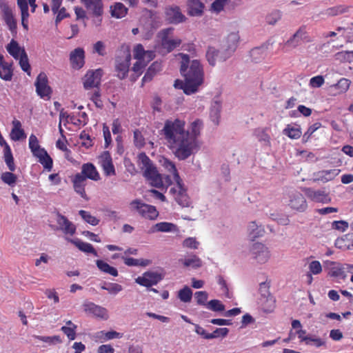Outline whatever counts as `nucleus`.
Instances as JSON below:
<instances>
[{
  "instance_id": "a211bd4d",
  "label": "nucleus",
  "mask_w": 353,
  "mask_h": 353,
  "mask_svg": "<svg viewBox=\"0 0 353 353\" xmlns=\"http://www.w3.org/2000/svg\"><path fill=\"white\" fill-rule=\"evenodd\" d=\"M265 233V228L261 224H258L254 221L248 223L247 227V234L250 241H254L258 239L263 237Z\"/></svg>"
},
{
  "instance_id": "393cba45",
  "label": "nucleus",
  "mask_w": 353,
  "mask_h": 353,
  "mask_svg": "<svg viewBox=\"0 0 353 353\" xmlns=\"http://www.w3.org/2000/svg\"><path fill=\"white\" fill-rule=\"evenodd\" d=\"M72 183L74 191L77 194H80L82 198L88 201V197L87 196L85 192L86 181L85 180V178L83 176V175L81 174H75L74 179H72Z\"/></svg>"
},
{
  "instance_id": "5701e85b",
  "label": "nucleus",
  "mask_w": 353,
  "mask_h": 353,
  "mask_svg": "<svg viewBox=\"0 0 353 353\" xmlns=\"http://www.w3.org/2000/svg\"><path fill=\"white\" fill-rule=\"evenodd\" d=\"M83 307L86 312L92 314L97 317L105 319H107L108 317V312L105 308L97 305L93 303H85L83 304Z\"/></svg>"
},
{
  "instance_id": "aec40b11",
  "label": "nucleus",
  "mask_w": 353,
  "mask_h": 353,
  "mask_svg": "<svg viewBox=\"0 0 353 353\" xmlns=\"http://www.w3.org/2000/svg\"><path fill=\"white\" fill-rule=\"evenodd\" d=\"M56 220L59 229L65 234L72 236L75 233L76 226L66 216L58 212Z\"/></svg>"
},
{
  "instance_id": "09e8293b",
  "label": "nucleus",
  "mask_w": 353,
  "mask_h": 353,
  "mask_svg": "<svg viewBox=\"0 0 353 353\" xmlns=\"http://www.w3.org/2000/svg\"><path fill=\"white\" fill-rule=\"evenodd\" d=\"M4 153V160L8 168V169L13 172L15 170V165L14 163V158L11 152V149L10 147L6 148V151H3Z\"/></svg>"
},
{
  "instance_id": "b1692460",
  "label": "nucleus",
  "mask_w": 353,
  "mask_h": 353,
  "mask_svg": "<svg viewBox=\"0 0 353 353\" xmlns=\"http://www.w3.org/2000/svg\"><path fill=\"white\" fill-rule=\"evenodd\" d=\"M176 183H177L179 186L178 193L175 195V201L183 208L190 207L191 202L187 194L186 190L183 187L182 180L176 181Z\"/></svg>"
},
{
  "instance_id": "de8ad7c7",
  "label": "nucleus",
  "mask_w": 353,
  "mask_h": 353,
  "mask_svg": "<svg viewBox=\"0 0 353 353\" xmlns=\"http://www.w3.org/2000/svg\"><path fill=\"white\" fill-rule=\"evenodd\" d=\"M283 134L290 139H296L301 136L302 132L299 128L291 127L288 125L287 128L283 130Z\"/></svg>"
},
{
  "instance_id": "c85d7f7f",
  "label": "nucleus",
  "mask_w": 353,
  "mask_h": 353,
  "mask_svg": "<svg viewBox=\"0 0 353 353\" xmlns=\"http://www.w3.org/2000/svg\"><path fill=\"white\" fill-rule=\"evenodd\" d=\"M239 41V36L236 33L232 32L226 38V44L223 47L226 50V55H232L236 49Z\"/></svg>"
},
{
  "instance_id": "ddd939ff",
  "label": "nucleus",
  "mask_w": 353,
  "mask_h": 353,
  "mask_svg": "<svg viewBox=\"0 0 353 353\" xmlns=\"http://www.w3.org/2000/svg\"><path fill=\"white\" fill-rule=\"evenodd\" d=\"M289 206L294 210L299 212H304L307 204L303 195L296 191L292 192L290 195Z\"/></svg>"
},
{
  "instance_id": "0eeeda50",
  "label": "nucleus",
  "mask_w": 353,
  "mask_h": 353,
  "mask_svg": "<svg viewBox=\"0 0 353 353\" xmlns=\"http://www.w3.org/2000/svg\"><path fill=\"white\" fill-rule=\"evenodd\" d=\"M270 283L266 281L261 282L259 284V293L261 294V301L263 305L265 311H272L275 306V299L270 292Z\"/></svg>"
},
{
  "instance_id": "423d86ee",
  "label": "nucleus",
  "mask_w": 353,
  "mask_h": 353,
  "mask_svg": "<svg viewBox=\"0 0 353 353\" xmlns=\"http://www.w3.org/2000/svg\"><path fill=\"white\" fill-rule=\"evenodd\" d=\"M130 205L145 219L154 220L159 216V212L154 206L142 203L139 199L133 200Z\"/></svg>"
},
{
  "instance_id": "9b49d317",
  "label": "nucleus",
  "mask_w": 353,
  "mask_h": 353,
  "mask_svg": "<svg viewBox=\"0 0 353 353\" xmlns=\"http://www.w3.org/2000/svg\"><path fill=\"white\" fill-rule=\"evenodd\" d=\"M103 70L101 69L88 71L84 77L83 86L85 89L97 88L100 85Z\"/></svg>"
},
{
  "instance_id": "a18cd8bd",
  "label": "nucleus",
  "mask_w": 353,
  "mask_h": 353,
  "mask_svg": "<svg viewBox=\"0 0 353 353\" xmlns=\"http://www.w3.org/2000/svg\"><path fill=\"white\" fill-rule=\"evenodd\" d=\"M281 12L279 10H274L267 14L265 21L268 24L274 26L281 19Z\"/></svg>"
},
{
  "instance_id": "7ed1b4c3",
  "label": "nucleus",
  "mask_w": 353,
  "mask_h": 353,
  "mask_svg": "<svg viewBox=\"0 0 353 353\" xmlns=\"http://www.w3.org/2000/svg\"><path fill=\"white\" fill-rule=\"evenodd\" d=\"M138 165L143 171V176L150 181L152 186L157 188L163 186L161 174L159 173L156 166L145 152L139 154Z\"/></svg>"
},
{
  "instance_id": "4d7b16f0",
  "label": "nucleus",
  "mask_w": 353,
  "mask_h": 353,
  "mask_svg": "<svg viewBox=\"0 0 353 353\" xmlns=\"http://www.w3.org/2000/svg\"><path fill=\"white\" fill-rule=\"evenodd\" d=\"M36 339L41 341L43 342L49 343V344H56L61 343V339L59 336H36Z\"/></svg>"
},
{
  "instance_id": "2f4dec72",
  "label": "nucleus",
  "mask_w": 353,
  "mask_h": 353,
  "mask_svg": "<svg viewBox=\"0 0 353 353\" xmlns=\"http://www.w3.org/2000/svg\"><path fill=\"white\" fill-rule=\"evenodd\" d=\"M153 232H177L179 231L176 225L169 222H160L154 225L152 228Z\"/></svg>"
},
{
  "instance_id": "9d476101",
  "label": "nucleus",
  "mask_w": 353,
  "mask_h": 353,
  "mask_svg": "<svg viewBox=\"0 0 353 353\" xmlns=\"http://www.w3.org/2000/svg\"><path fill=\"white\" fill-rule=\"evenodd\" d=\"M226 50L222 47L221 50H216L214 47H208L206 52V58L209 64L212 66L216 65V61L224 62L228 59L231 55H226Z\"/></svg>"
},
{
  "instance_id": "13d9d810",
  "label": "nucleus",
  "mask_w": 353,
  "mask_h": 353,
  "mask_svg": "<svg viewBox=\"0 0 353 353\" xmlns=\"http://www.w3.org/2000/svg\"><path fill=\"white\" fill-rule=\"evenodd\" d=\"M320 123H315L312 125L310 126L307 130L305 132V134L303 135L302 141L303 143H306L310 136L321 127Z\"/></svg>"
},
{
  "instance_id": "6e6d98bb",
  "label": "nucleus",
  "mask_w": 353,
  "mask_h": 353,
  "mask_svg": "<svg viewBox=\"0 0 353 353\" xmlns=\"http://www.w3.org/2000/svg\"><path fill=\"white\" fill-rule=\"evenodd\" d=\"M189 85L190 84L188 83L187 80H185V82H183L181 80L176 79L174 83V86L175 88L182 89L185 94H193L194 92H190V91H188L189 90L191 89L190 88H188Z\"/></svg>"
},
{
  "instance_id": "412c9836",
  "label": "nucleus",
  "mask_w": 353,
  "mask_h": 353,
  "mask_svg": "<svg viewBox=\"0 0 353 353\" xmlns=\"http://www.w3.org/2000/svg\"><path fill=\"white\" fill-rule=\"evenodd\" d=\"M85 52L83 48H77L70 52V60L74 69H80L84 65Z\"/></svg>"
},
{
  "instance_id": "bb28decb",
  "label": "nucleus",
  "mask_w": 353,
  "mask_h": 353,
  "mask_svg": "<svg viewBox=\"0 0 353 353\" xmlns=\"http://www.w3.org/2000/svg\"><path fill=\"white\" fill-rule=\"evenodd\" d=\"M80 174L83 175L85 181L87 179H90L93 181H98L100 179L96 168L91 163H84L82 165Z\"/></svg>"
},
{
  "instance_id": "c756f323",
  "label": "nucleus",
  "mask_w": 353,
  "mask_h": 353,
  "mask_svg": "<svg viewBox=\"0 0 353 353\" xmlns=\"http://www.w3.org/2000/svg\"><path fill=\"white\" fill-rule=\"evenodd\" d=\"M128 9L120 2L114 3L110 7V12L112 17L121 19L128 13Z\"/></svg>"
},
{
  "instance_id": "7c9ffc66",
  "label": "nucleus",
  "mask_w": 353,
  "mask_h": 353,
  "mask_svg": "<svg viewBox=\"0 0 353 353\" xmlns=\"http://www.w3.org/2000/svg\"><path fill=\"white\" fill-rule=\"evenodd\" d=\"M339 169H332L328 170H321L318 172L316 175L317 178L314 181H321L327 182L333 180L339 173Z\"/></svg>"
},
{
  "instance_id": "864d4df0",
  "label": "nucleus",
  "mask_w": 353,
  "mask_h": 353,
  "mask_svg": "<svg viewBox=\"0 0 353 353\" xmlns=\"http://www.w3.org/2000/svg\"><path fill=\"white\" fill-rule=\"evenodd\" d=\"M254 135L259 141L263 142L265 145H268L270 143V137L266 133L265 130H263V129L255 130Z\"/></svg>"
},
{
  "instance_id": "49530a36",
  "label": "nucleus",
  "mask_w": 353,
  "mask_h": 353,
  "mask_svg": "<svg viewBox=\"0 0 353 353\" xmlns=\"http://www.w3.org/2000/svg\"><path fill=\"white\" fill-rule=\"evenodd\" d=\"M163 165L170 172L172 173L174 179L176 182L181 180L175 167V165L172 161L168 159H165L163 162Z\"/></svg>"
},
{
  "instance_id": "4468645a",
  "label": "nucleus",
  "mask_w": 353,
  "mask_h": 353,
  "mask_svg": "<svg viewBox=\"0 0 353 353\" xmlns=\"http://www.w3.org/2000/svg\"><path fill=\"white\" fill-rule=\"evenodd\" d=\"M88 12L96 18H100L103 14L102 0H81Z\"/></svg>"
},
{
  "instance_id": "f8f14e48",
  "label": "nucleus",
  "mask_w": 353,
  "mask_h": 353,
  "mask_svg": "<svg viewBox=\"0 0 353 353\" xmlns=\"http://www.w3.org/2000/svg\"><path fill=\"white\" fill-rule=\"evenodd\" d=\"M250 253L252 258L261 264L266 263L270 257L269 251L265 244H252Z\"/></svg>"
},
{
  "instance_id": "ea45409f",
  "label": "nucleus",
  "mask_w": 353,
  "mask_h": 353,
  "mask_svg": "<svg viewBox=\"0 0 353 353\" xmlns=\"http://www.w3.org/2000/svg\"><path fill=\"white\" fill-rule=\"evenodd\" d=\"M13 76L12 63L0 67V78L5 81H11Z\"/></svg>"
},
{
  "instance_id": "c9c22d12",
  "label": "nucleus",
  "mask_w": 353,
  "mask_h": 353,
  "mask_svg": "<svg viewBox=\"0 0 353 353\" xmlns=\"http://www.w3.org/2000/svg\"><path fill=\"white\" fill-rule=\"evenodd\" d=\"M22 49L23 48H21L19 43L14 39L6 46V50L8 53L15 59H18L20 57Z\"/></svg>"
},
{
  "instance_id": "bf43d9fd",
  "label": "nucleus",
  "mask_w": 353,
  "mask_h": 353,
  "mask_svg": "<svg viewBox=\"0 0 353 353\" xmlns=\"http://www.w3.org/2000/svg\"><path fill=\"white\" fill-rule=\"evenodd\" d=\"M194 295L198 305L206 306L208 294L205 291L196 292Z\"/></svg>"
},
{
  "instance_id": "e2e57ef3",
  "label": "nucleus",
  "mask_w": 353,
  "mask_h": 353,
  "mask_svg": "<svg viewBox=\"0 0 353 353\" xmlns=\"http://www.w3.org/2000/svg\"><path fill=\"white\" fill-rule=\"evenodd\" d=\"M310 272L313 274H319L322 272V266L319 261H312L309 263Z\"/></svg>"
},
{
  "instance_id": "cd10ccee",
  "label": "nucleus",
  "mask_w": 353,
  "mask_h": 353,
  "mask_svg": "<svg viewBox=\"0 0 353 353\" xmlns=\"http://www.w3.org/2000/svg\"><path fill=\"white\" fill-rule=\"evenodd\" d=\"M330 264L332 265L330 268L329 275L332 277L339 278L341 279L345 280L347 277L346 271V264H336L334 262H330Z\"/></svg>"
},
{
  "instance_id": "37998d69",
  "label": "nucleus",
  "mask_w": 353,
  "mask_h": 353,
  "mask_svg": "<svg viewBox=\"0 0 353 353\" xmlns=\"http://www.w3.org/2000/svg\"><path fill=\"white\" fill-rule=\"evenodd\" d=\"M124 263L128 266H147L151 263V261L148 259H135L130 257L124 258Z\"/></svg>"
},
{
  "instance_id": "6e6552de",
  "label": "nucleus",
  "mask_w": 353,
  "mask_h": 353,
  "mask_svg": "<svg viewBox=\"0 0 353 353\" xmlns=\"http://www.w3.org/2000/svg\"><path fill=\"white\" fill-rule=\"evenodd\" d=\"M37 94L43 99H49L52 94V89L48 85V79L45 72H40L34 83Z\"/></svg>"
},
{
  "instance_id": "6ab92c4d",
  "label": "nucleus",
  "mask_w": 353,
  "mask_h": 353,
  "mask_svg": "<svg viewBox=\"0 0 353 353\" xmlns=\"http://www.w3.org/2000/svg\"><path fill=\"white\" fill-rule=\"evenodd\" d=\"M310 41L307 32L304 27H301L299 30L285 42V45L290 48H295L301 44V41Z\"/></svg>"
},
{
  "instance_id": "4c0bfd02",
  "label": "nucleus",
  "mask_w": 353,
  "mask_h": 353,
  "mask_svg": "<svg viewBox=\"0 0 353 353\" xmlns=\"http://www.w3.org/2000/svg\"><path fill=\"white\" fill-rule=\"evenodd\" d=\"M96 263H97V265L98 268L101 272H103L104 273H106V274H110L111 276H118V271H117V270L115 268L110 266L106 262H105V261H103L102 260H97Z\"/></svg>"
},
{
  "instance_id": "20e7f679",
  "label": "nucleus",
  "mask_w": 353,
  "mask_h": 353,
  "mask_svg": "<svg viewBox=\"0 0 353 353\" xmlns=\"http://www.w3.org/2000/svg\"><path fill=\"white\" fill-rule=\"evenodd\" d=\"M131 61L130 50L125 48L118 52L114 60V71L119 79H124L128 77Z\"/></svg>"
},
{
  "instance_id": "72a5a7b5",
  "label": "nucleus",
  "mask_w": 353,
  "mask_h": 353,
  "mask_svg": "<svg viewBox=\"0 0 353 353\" xmlns=\"http://www.w3.org/2000/svg\"><path fill=\"white\" fill-rule=\"evenodd\" d=\"M3 12L4 20L6 24L8 25L10 30L12 33H16L17 23L15 19H14L12 9L10 8L8 6H5L3 9Z\"/></svg>"
},
{
  "instance_id": "e433bc0d",
  "label": "nucleus",
  "mask_w": 353,
  "mask_h": 353,
  "mask_svg": "<svg viewBox=\"0 0 353 353\" xmlns=\"http://www.w3.org/2000/svg\"><path fill=\"white\" fill-rule=\"evenodd\" d=\"M161 63L155 61L154 62L148 69L146 73L145 74L144 77H143L142 81L143 82H148L152 80L153 77L155 75V74L161 70Z\"/></svg>"
},
{
  "instance_id": "f704fd0d",
  "label": "nucleus",
  "mask_w": 353,
  "mask_h": 353,
  "mask_svg": "<svg viewBox=\"0 0 353 353\" xmlns=\"http://www.w3.org/2000/svg\"><path fill=\"white\" fill-rule=\"evenodd\" d=\"M267 49V44H264L262 45L261 46L252 49L250 52V54L251 58L252 59V61L254 62H258L260 60L263 59L265 56Z\"/></svg>"
},
{
  "instance_id": "a878e982",
  "label": "nucleus",
  "mask_w": 353,
  "mask_h": 353,
  "mask_svg": "<svg viewBox=\"0 0 353 353\" xmlns=\"http://www.w3.org/2000/svg\"><path fill=\"white\" fill-rule=\"evenodd\" d=\"M188 13L190 16H201L205 8L204 4L200 0H188Z\"/></svg>"
},
{
  "instance_id": "3c124183",
  "label": "nucleus",
  "mask_w": 353,
  "mask_h": 353,
  "mask_svg": "<svg viewBox=\"0 0 353 353\" xmlns=\"http://www.w3.org/2000/svg\"><path fill=\"white\" fill-rule=\"evenodd\" d=\"M183 264L185 267H192L193 268H197L201 266V259L195 255L191 256L188 259H185L183 261Z\"/></svg>"
},
{
  "instance_id": "dca6fc26",
  "label": "nucleus",
  "mask_w": 353,
  "mask_h": 353,
  "mask_svg": "<svg viewBox=\"0 0 353 353\" xmlns=\"http://www.w3.org/2000/svg\"><path fill=\"white\" fill-rule=\"evenodd\" d=\"M165 17L166 20L172 24H179L184 22L186 17L181 12V9L179 6H170L165 9Z\"/></svg>"
},
{
  "instance_id": "5fc2aeb1",
  "label": "nucleus",
  "mask_w": 353,
  "mask_h": 353,
  "mask_svg": "<svg viewBox=\"0 0 353 353\" xmlns=\"http://www.w3.org/2000/svg\"><path fill=\"white\" fill-rule=\"evenodd\" d=\"M350 9V7L340 6L328 8L326 11V13L330 16H336L340 14L347 12Z\"/></svg>"
},
{
  "instance_id": "338daca9",
  "label": "nucleus",
  "mask_w": 353,
  "mask_h": 353,
  "mask_svg": "<svg viewBox=\"0 0 353 353\" xmlns=\"http://www.w3.org/2000/svg\"><path fill=\"white\" fill-rule=\"evenodd\" d=\"M94 52L100 56H105L106 54L105 46L101 41H99L94 44Z\"/></svg>"
},
{
  "instance_id": "603ef678",
  "label": "nucleus",
  "mask_w": 353,
  "mask_h": 353,
  "mask_svg": "<svg viewBox=\"0 0 353 353\" xmlns=\"http://www.w3.org/2000/svg\"><path fill=\"white\" fill-rule=\"evenodd\" d=\"M1 180L10 186H14L17 182V177L10 172H6L1 174Z\"/></svg>"
},
{
  "instance_id": "680f3d73",
  "label": "nucleus",
  "mask_w": 353,
  "mask_h": 353,
  "mask_svg": "<svg viewBox=\"0 0 353 353\" xmlns=\"http://www.w3.org/2000/svg\"><path fill=\"white\" fill-rule=\"evenodd\" d=\"M76 329L77 326H63L61 330L68 336V338L72 341L76 337Z\"/></svg>"
},
{
  "instance_id": "f3484780",
  "label": "nucleus",
  "mask_w": 353,
  "mask_h": 353,
  "mask_svg": "<svg viewBox=\"0 0 353 353\" xmlns=\"http://www.w3.org/2000/svg\"><path fill=\"white\" fill-rule=\"evenodd\" d=\"M303 192L307 198L315 202L327 203L331 201L328 194L323 190H314L310 188H305Z\"/></svg>"
},
{
  "instance_id": "f257e3e1",
  "label": "nucleus",
  "mask_w": 353,
  "mask_h": 353,
  "mask_svg": "<svg viewBox=\"0 0 353 353\" xmlns=\"http://www.w3.org/2000/svg\"><path fill=\"white\" fill-rule=\"evenodd\" d=\"M162 134L170 148L174 150V155L179 160H185L188 158V148L191 145V141H185V122L179 119L174 121L167 120L165 122L164 127L161 130Z\"/></svg>"
},
{
  "instance_id": "a19ab883",
  "label": "nucleus",
  "mask_w": 353,
  "mask_h": 353,
  "mask_svg": "<svg viewBox=\"0 0 353 353\" xmlns=\"http://www.w3.org/2000/svg\"><path fill=\"white\" fill-rule=\"evenodd\" d=\"M79 214L81 216V217L85 222H86L93 226L97 225L100 222L99 219L97 218L96 216H92L90 214V212H89L88 211L81 210L79 211Z\"/></svg>"
},
{
  "instance_id": "69168bd1",
  "label": "nucleus",
  "mask_w": 353,
  "mask_h": 353,
  "mask_svg": "<svg viewBox=\"0 0 353 353\" xmlns=\"http://www.w3.org/2000/svg\"><path fill=\"white\" fill-rule=\"evenodd\" d=\"M134 141L135 145L139 148H141L145 145L144 138L141 132L138 130L134 132Z\"/></svg>"
},
{
  "instance_id": "2eb2a0df",
  "label": "nucleus",
  "mask_w": 353,
  "mask_h": 353,
  "mask_svg": "<svg viewBox=\"0 0 353 353\" xmlns=\"http://www.w3.org/2000/svg\"><path fill=\"white\" fill-rule=\"evenodd\" d=\"M173 31V28H166L161 30V34H162L161 37V46L162 47L167 50V52H170L173 50L176 47L179 46L181 43V40L179 39H169L168 35L171 34Z\"/></svg>"
},
{
  "instance_id": "58836bf2",
  "label": "nucleus",
  "mask_w": 353,
  "mask_h": 353,
  "mask_svg": "<svg viewBox=\"0 0 353 353\" xmlns=\"http://www.w3.org/2000/svg\"><path fill=\"white\" fill-rule=\"evenodd\" d=\"M19 59V65L21 70L27 73L28 75H30V65L28 54L24 48L22 49L21 54Z\"/></svg>"
},
{
  "instance_id": "1a4fd4ad",
  "label": "nucleus",
  "mask_w": 353,
  "mask_h": 353,
  "mask_svg": "<svg viewBox=\"0 0 353 353\" xmlns=\"http://www.w3.org/2000/svg\"><path fill=\"white\" fill-rule=\"evenodd\" d=\"M163 274L157 272L148 271L144 272L141 276H138L135 279V281L140 285L150 288L163 280Z\"/></svg>"
},
{
  "instance_id": "473e14b6",
  "label": "nucleus",
  "mask_w": 353,
  "mask_h": 353,
  "mask_svg": "<svg viewBox=\"0 0 353 353\" xmlns=\"http://www.w3.org/2000/svg\"><path fill=\"white\" fill-rule=\"evenodd\" d=\"M221 108L222 105L221 101L218 100L213 101L210 108V117L211 121L215 125H219V123Z\"/></svg>"
},
{
  "instance_id": "8fccbe9b",
  "label": "nucleus",
  "mask_w": 353,
  "mask_h": 353,
  "mask_svg": "<svg viewBox=\"0 0 353 353\" xmlns=\"http://www.w3.org/2000/svg\"><path fill=\"white\" fill-rule=\"evenodd\" d=\"M206 307L213 312H223L225 310V305L217 299H213L208 302Z\"/></svg>"
},
{
  "instance_id": "4be33fe9",
  "label": "nucleus",
  "mask_w": 353,
  "mask_h": 353,
  "mask_svg": "<svg viewBox=\"0 0 353 353\" xmlns=\"http://www.w3.org/2000/svg\"><path fill=\"white\" fill-rule=\"evenodd\" d=\"M101 163L104 171V174L107 176L115 174V169L112 163V157L108 151L103 152L101 156Z\"/></svg>"
},
{
  "instance_id": "f03ea898",
  "label": "nucleus",
  "mask_w": 353,
  "mask_h": 353,
  "mask_svg": "<svg viewBox=\"0 0 353 353\" xmlns=\"http://www.w3.org/2000/svg\"><path fill=\"white\" fill-rule=\"evenodd\" d=\"M179 56L181 57L180 72L190 84L188 88L191 89L188 91L196 92L199 87L203 82V70L201 64L198 60L190 61L189 55L179 53Z\"/></svg>"
},
{
  "instance_id": "052dcab7",
  "label": "nucleus",
  "mask_w": 353,
  "mask_h": 353,
  "mask_svg": "<svg viewBox=\"0 0 353 353\" xmlns=\"http://www.w3.org/2000/svg\"><path fill=\"white\" fill-rule=\"evenodd\" d=\"M229 332V330L226 327H222V328H216L212 333H210L209 336H207V337H209V339H215L219 336L225 337L228 335Z\"/></svg>"
},
{
  "instance_id": "774afa93",
  "label": "nucleus",
  "mask_w": 353,
  "mask_h": 353,
  "mask_svg": "<svg viewBox=\"0 0 353 353\" xmlns=\"http://www.w3.org/2000/svg\"><path fill=\"white\" fill-rule=\"evenodd\" d=\"M325 81L324 78L321 75L314 77L310 80V85L312 88H320L323 85Z\"/></svg>"
},
{
  "instance_id": "0e129e2a",
  "label": "nucleus",
  "mask_w": 353,
  "mask_h": 353,
  "mask_svg": "<svg viewBox=\"0 0 353 353\" xmlns=\"http://www.w3.org/2000/svg\"><path fill=\"white\" fill-rule=\"evenodd\" d=\"M26 135L23 129L12 130L10 132V138L12 140L17 141L22 139H25Z\"/></svg>"
},
{
  "instance_id": "39448f33",
  "label": "nucleus",
  "mask_w": 353,
  "mask_h": 353,
  "mask_svg": "<svg viewBox=\"0 0 353 353\" xmlns=\"http://www.w3.org/2000/svg\"><path fill=\"white\" fill-rule=\"evenodd\" d=\"M203 126V122L200 119H196L190 124V130H185V141H191V145L188 148V157L196 152L199 148V142L197 138L200 135L201 130Z\"/></svg>"
},
{
  "instance_id": "79ce46f5",
  "label": "nucleus",
  "mask_w": 353,
  "mask_h": 353,
  "mask_svg": "<svg viewBox=\"0 0 353 353\" xmlns=\"http://www.w3.org/2000/svg\"><path fill=\"white\" fill-rule=\"evenodd\" d=\"M178 298L183 303H189L192 298V291L188 286H185L178 292Z\"/></svg>"
},
{
  "instance_id": "c03bdc74",
  "label": "nucleus",
  "mask_w": 353,
  "mask_h": 353,
  "mask_svg": "<svg viewBox=\"0 0 353 353\" xmlns=\"http://www.w3.org/2000/svg\"><path fill=\"white\" fill-rule=\"evenodd\" d=\"M334 58L340 62L351 63L353 61V51H341L335 54Z\"/></svg>"
}]
</instances>
